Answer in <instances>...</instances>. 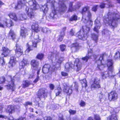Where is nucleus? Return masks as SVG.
<instances>
[{"instance_id":"f257e3e1","label":"nucleus","mask_w":120,"mask_h":120,"mask_svg":"<svg viewBox=\"0 0 120 120\" xmlns=\"http://www.w3.org/2000/svg\"><path fill=\"white\" fill-rule=\"evenodd\" d=\"M106 17V18L104 19V22L111 26L114 29L117 26V21L118 20L120 19V15L119 13L112 12L111 11H109Z\"/></svg>"},{"instance_id":"f03ea898","label":"nucleus","mask_w":120,"mask_h":120,"mask_svg":"<svg viewBox=\"0 0 120 120\" xmlns=\"http://www.w3.org/2000/svg\"><path fill=\"white\" fill-rule=\"evenodd\" d=\"M89 7L88 6H86L82 8L81 12L82 15V21L85 23H87L89 25V26H91L93 25V21L91 20V14L89 11Z\"/></svg>"},{"instance_id":"7ed1b4c3","label":"nucleus","mask_w":120,"mask_h":120,"mask_svg":"<svg viewBox=\"0 0 120 120\" xmlns=\"http://www.w3.org/2000/svg\"><path fill=\"white\" fill-rule=\"evenodd\" d=\"M28 4L30 8H29L27 7L26 9V11L27 13L28 17L30 18H32L34 17L33 10L38 9L39 8L40 6L35 0H32L29 1Z\"/></svg>"},{"instance_id":"20e7f679","label":"nucleus","mask_w":120,"mask_h":120,"mask_svg":"<svg viewBox=\"0 0 120 120\" xmlns=\"http://www.w3.org/2000/svg\"><path fill=\"white\" fill-rule=\"evenodd\" d=\"M90 24L86 26H83L82 29L83 31H80L77 32L76 34V37H77L79 38L81 40H85L88 36V34L90 30V27L89 25Z\"/></svg>"},{"instance_id":"39448f33","label":"nucleus","mask_w":120,"mask_h":120,"mask_svg":"<svg viewBox=\"0 0 120 120\" xmlns=\"http://www.w3.org/2000/svg\"><path fill=\"white\" fill-rule=\"evenodd\" d=\"M14 24L12 21L9 19H5L0 23V27L5 28L7 27H9L13 25Z\"/></svg>"},{"instance_id":"423d86ee","label":"nucleus","mask_w":120,"mask_h":120,"mask_svg":"<svg viewBox=\"0 0 120 120\" xmlns=\"http://www.w3.org/2000/svg\"><path fill=\"white\" fill-rule=\"evenodd\" d=\"M2 50L3 53L1 55L2 57L0 58V60H1V58L2 57L3 58L2 59V60L3 63H2L1 65L2 66H3L5 64L3 57H6L8 55L10 52L11 50L8 49L7 48L5 47H2Z\"/></svg>"},{"instance_id":"0eeeda50","label":"nucleus","mask_w":120,"mask_h":120,"mask_svg":"<svg viewBox=\"0 0 120 120\" xmlns=\"http://www.w3.org/2000/svg\"><path fill=\"white\" fill-rule=\"evenodd\" d=\"M47 94L46 89L45 88H42L39 90L37 94V96L38 98L41 99L47 97Z\"/></svg>"},{"instance_id":"6e6552de","label":"nucleus","mask_w":120,"mask_h":120,"mask_svg":"<svg viewBox=\"0 0 120 120\" xmlns=\"http://www.w3.org/2000/svg\"><path fill=\"white\" fill-rule=\"evenodd\" d=\"M95 26L94 29V30L97 33H98V29L101 26L100 19L97 18L95 20L94 22Z\"/></svg>"},{"instance_id":"1a4fd4ad","label":"nucleus","mask_w":120,"mask_h":120,"mask_svg":"<svg viewBox=\"0 0 120 120\" xmlns=\"http://www.w3.org/2000/svg\"><path fill=\"white\" fill-rule=\"evenodd\" d=\"M59 4L60 11L64 12L66 10L67 8L66 5L64 4V0H60L59 2Z\"/></svg>"},{"instance_id":"9d476101","label":"nucleus","mask_w":120,"mask_h":120,"mask_svg":"<svg viewBox=\"0 0 120 120\" xmlns=\"http://www.w3.org/2000/svg\"><path fill=\"white\" fill-rule=\"evenodd\" d=\"M57 17L56 12L55 10L52 11V12L48 15L46 17V19L50 21L51 20L54 19Z\"/></svg>"},{"instance_id":"9b49d317","label":"nucleus","mask_w":120,"mask_h":120,"mask_svg":"<svg viewBox=\"0 0 120 120\" xmlns=\"http://www.w3.org/2000/svg\"><path fill=\"white\" fill-rule=\"evenodd\" d=\"M118 98L117 94L114 91H112L109 94V100H114Z\"/></svg>"},{"instance_id":"f8f14e48","label":"nucleus","mask_w":120,"mask_h":120,"mask_svg":"<svg viewBox=\"0 0 120 120\" xmlns=\"http://www.w3.org/2000/svg\"><path fill=\"white\" fill-rule=\"evenodd\" d=\"M26 1L24 0H21L18 1L16 5H15V8L16 9H19L22 8V6L24 5Z\"/></svg>"},{"instance_id":"ddd939ff","label":"nucleus","mask_w":120,"mask_h":120,"mask_svg":"<svg viewBox=\"0 0 120 120\" xmlns=\"http://www.w3.org/2000/svg\"><path fill=\"white\" fill-rule=\"evenodd\" d=\"M28 34L27 29L23 27L21 28L20 35L23 38H25Z\"/></svg>"},{"instance_id":"4468645a","label":"nucleus","mask_w":120,"mask_h":120,"mask_svg":"<svg viewBox=\"0 0 120 120\" xmlns=\"http://www.w3.org/2000/svg\"><path fill=\"white\" fill-rule=\"evenodd\" d=\"M113 62L112 60L109 59L108 60L107 66L108 67V69L109 71L111 72H112L113 70Z\"/></svg>"},{"instance_id":"2eb2a0df","label":"nucleus","mask_w":120,"mask_h":120,"mask_svg":"<svg viewBox=\"0 0 120 120\" xmlns=\"http://www.w3.org/2000/svg\"><path fill=\"white\" fill-rule=\"evenodd\" d=\"M93 51L91 49H90L88 50V56H86L85 57H83L82 59L83 60L86 62L91 56L93 55Z\"/></svg>"},{"instance_id":"dca6fc26","label":"nucleus","mask_w":120,"mask_h":120,"mask_svg":"<svg viewBox=\"0 0 120 120\" xmlns=\"http://www.w3.org/2000/svg\"><path fill=\"white\" fill-rule=\"evenodd\" d=\"M8 36L9 37L11 38L13 40L15 41L16 42L18 41V39L16 38V36L13 31L11 30L8 34Z\"/></svg>"},{"instance_id":"f3484780","label":"nucleus","mask_w":120,"mask_h":120,"mask_svg":"<svg viewBox=\"0 0 120 120\" xmlns=\"http://www.w3.org/2000/svg\"><path fill=\"white\" fill-rule=\"evenodd\" d=\"M34 40L32 41L33 46L34 47H36L37 46V43L40 41V40L39 39V36L38 35H35L34 37Z\"/></svg>"},{"instance_id":"a211bd4d","label":"nucleus","mask_w":120,"mask_h":120,"mask_svg":"<svg viewBox=\"0 0 120 120\" xmlns=\"http://www.w3.org/2000/svg\"><path fill=\"white\" fill-rule=\"evenodd\" d=\"M50 66V65L49 64H45L42 68V71L44 73H47L49 71Z\"/></svg>"},{"instance_id":"6ab92c4d","label":"nucleus","mask_w":120,"mask_h":120,"mask_svg":"<svg viewBox=\"0 0 120 120\" xmlns=\"http://www.w3.org/2000/svg\"><path fill=\"white\" fill-rule=\"evenodd\" d=\"M31 64L34 68L36 69L38 67L39 63L38 61L35 60H31Z\"/></svg>"},{"instance_id":"aec40b11","label":"nucleus","mask_w":120,"mask_h":120,"mask_svg":"<svg viewBox=\"0 0 120 120\" xmlns=\"http://www.w3.org/2000/svg\"><path fill=\"white\" fill-rule=\"evenodd\" d=\"M32 29L35 32L37 33L39 32L41 30V28L38 27V24H34L32 26Z\"/></svg>"},{"instance_id":"412c9836","label":"nucleus","mask_w":120,"mask_h":120,"mask_svg":"<svg viewBox=\"0 0 120 120\" xmlns=\"http://www.w3.org/2000/svg\"><path fill=\"white\" fill-rule=\"evenodd\" d=\"M8 15L10 18L15 21L18 20V18L16 14L15 13H10Z\"/></svg>"},{"instance_id":"4be33fe9","label":"nucleus","mask_w":120,"mask_h":120,"mask_svg":"<svg viewBox=\"0 0 120 120\" xmlns=\"http://www.w3.org/2000/svg\"><path fill=\"white\" fill-rule=\"evenodd\" d=\"M15 109V107L12 105H9L7 108V112L9 113H11L14 112Z\"/></svg>"},{"instance_id":"5701e85b","label":"nucleus","mask_w":120,"mask_h":120,"mask_svg":"<svg viewBox=\"0 0 120 120\" xmlns=\"http://www.w3.org/2000/svg\"><path fill=\"white\" fill-rule=\"evenodd\" d=\"M71 87L66 85V86H65L64 90V91L67 93H68L69 94H71L72 92V90L71 89Z\"/></svg>"},{"instance_id":"b1692460","label":"nucleus","mask_w":120,"mask_h":120,"mask_svg":"<svg viewBox=\"0 0 120 120\" xmlns=\"http://www.w3.org/2000/svg\"><path fill=\"white\" fill-rule=\"evenodd\" d=\"M73 3V2H70L68 8L69 11L72 12L76 10L75 6H74L73 7L72 6Z\"/></svg>"},{"instance_id":"393cba45","label":"nucleus","mask_w":120,"mask_h":120,"mask_svg":"<svg viewBox=\"0 0 120 120\" xmlns=\"http://www.w3.org/2000/svg\"><path fill=\"white\" fill-rule=\"evenodd\" d=\"M11 84L9 83L7 86V89L8 90H11L12 91L14 90L13 88L14 87V80H11Z\"/></svg>"},{"instance_id":"a878e982","label":"nucleus","mask_w":120,"mask_h":120,"mask_svg":"<svg viewBox=\"0 0 120 120\" xmlns=\"http://www.w3.org/2000/svg\"><path fill=\"white\" fill-rule=\"evenodd\" d=\"M94 118L95 120H101V118L100 116L97 114L94 115ZM88 120H93L92 117H90L88 118Z\"/></svg>"},{"instance_id":"bb28decb","label":"nucleus","mask_w":120,"mask_h":120,"mask_svg":"<svg viewBox=\"0 0 120 120\" xmlns=\"http://www.w3.org/2000/svg\"><path fill=\"white\" fill-rule=\"evenodd\" d=\"M101 76L103 79H105L109 76V71H106L102 73Z\"/></svg>"},{"instance_id":"cd10ccee","label":"nucleus","mask_w":120,"mask_h":120,"mask_svg":"<svg viewBox=\"0 0 120 120\" xmlns=\"http://www.w3.org/2000/svg\"><path fill=\"white\" fill-rule=\"evenodd\" d=\"M64 58L63 57H60L58 58H56L55 60V62L56 64H60L63 61Z\"/></svg>"},{"instance_id":"c85d7f7f","label":"nucleus","mask_w":120,"mask_h":120,"mask_svg":"<svg viewBox=\"0 0 120 120\" xmlns=\"http://www.w3.org/2000/svg\"><path fill=\"white\" fill-rule=\"evenodd\" d=\"M28 63L27 60L23 59L22 61L20 63L19 65L20 66L22 67V68H23Z\"/></svg>"},{"instance_id":"c756f323","label":"nucleus","mask_w":120,"mask_h":120,"mask_svg":"<svg viewBox=\"0 0 120 120\" xmlns=\"http://www.w3.org/2000/svg\"><path fill=\"white\" fill-rule=\"evenodd\" d=\"M15 47L16 48V49H15V51H19V52L21 51V52H23L22 48L21 46L16 44V45Z\"/></svg>"},{"instance_id":"7c9ffc66","label":"nucleus","mask_w":120,"mask_h":120,"mask_svg":"<svg viewBox=\"0 0 120 120\" xmlns=\"http://www.w3.org/2000/svg\"><path fill=\"white\" fill-rule=\"evenodd\" d=\"M98 34H95L93 33L91 34V38L94 41L96 42L98 39Z\"/></svg>"},{"instance_id":"2f4dec72","label":"nucleus","mask_w":120,"mask_h":120,"mask_svg":"<svg viewBox=\"0 0 120 120\" xmlns=\"http://www.w3.org/2000/svg\"><path fill=\"white\" fill-rule=\"evenodd\" d=\"M30 84V81H25L23 82V87L24 88H26L28 87Z\"/></svg>"},{"instance_id":"473e14b6","label":"nucleus","mask_w":120,"mask_h":120,"mask_svg":"<svg viewBox=\"0 0 120 120\" xmlns=\"http://www.w3.org/2000/svg\"><path fill=\"white\" fill-rule=\"evenodd\" d=\"M114 57L115 60L119 59L120 60V53L118 51L116 52Z\"/></svg>"},{"instance_id":"72a5a7b5","label":"nucleus","mask_w":120,"mask_h":120,"mask_svg":"<svg viewBox=\"0 0 120 120\" xmlns=\"http://www.w3.org/2000/svg\"><path fill=\"white\" fill-rule=\"evenodd\" d=\"M64 31L61 32L59 37L58 40L59 41L61 42L63 40L64 36Z\"/></svg>"},{"instance_id":"f704fd0d","label":"nucleus","mask_w":120,"mask_h":120,"mask_svg":"<svg viewBox=\"0 0 120 120\" xmlns=\"http://www.w3.org/2000/svg\"><path fill=\"white\" fill-rule=\"evenodd\" d=\"M81 82L83 87H86L87 86V82L85 79H84L81 80Z\"/></svg>"},{"instance_id":"c9c22d12","label":"nucleus","mask_w":120,"mask_h":120,"mask_svg":"<svg viewBox=\"0 0 120 120\" xmlns=\"http://www.w3.org/2000/svg\"><path fill=\"white\" fill-rule=\"evenodd\" d=\"M108 120H117L116 114L112 115L108 118Z\"/></svg>"},{"instance_id":"e433bc0d","label":"nucleus","mask_w":120,"mask_h":120,"mask_svg":"<svg viewBox=\"0 0 120 120\" xmlns=\"http://www.w3.org/2000/svg\"><path fill=\"white\" fill-rule=\"evenodd\" d=\"M41 9L43 12L45 13L48 10V8L46 5L42 6Z\"/></svg>"},{"instance_id":"4c0bfd02","label":"nucleus","mask_w":120,"mask_h":120,"mask_svg":"<svg viewBox=\"0 0 120 120\" xmlns=\"http://www.w3.org/2000/svg\"><path fill=\"white\" fill-rule=\"evenodd\" d=\"M41 28L42 31L44 33H47L49 32H51V31L49 30V29L46 27Z\"/></svg>"},{"instance_id":"58836bf2","label":"nucleus","mask_w":120,"mask_h":120,"mask_svg":"<svg viewBox=\"0 0 120 120\" xmlns=\"http://www.w3.org/2000/svg\"><path fill=\"white\" fill-rule=\"evenodd\" d=\"M26 18V16L25 14L21 15H20L19 18H18V20H23L25 19Z\"/></svg>"},{"instance_id":"ea45409f","label":"nucleus","mask_w":120,"mask_h":120,"mask_svg":"<svg viewBox=\"0 0 120 120\" xmlns=\"http://www.w3.org/2000/svg\"><path fill=\"white\" fill-rule=\"evenodd\" d=\"M82 4L80 2H78L74 5L76 9H79L82 5Z\"/></svg>"},{"instance_id":"a19ab883","label":"nucleus","mask_w":120,"mask_h":120,"mask_svg":"<svg viewBox=\"0 0 120 120\" xmlns=\"http://www.w3.org/2000/svg\"><path fill=\"white\" fill-rule=\"evenodd\" d=\"M76 66L77 68L76 71H78L81 68V64L80 62H79L76 64Z\"/></svg>"},{"instance_id":"79ce46f5","label":"nucleus","mask_w":120,"mask_h":120,"mask_svg":"<svg viewBox=\"0 0 120 120\" xmlns=\"http://www.w3.org/2000/svg\"><path fill=\"white\" fill-rule=\"evenodd\" d=\"M99 82L100 80L96 78L94 79L93 83H94V84L97 83V86H98V87L99 86Z\"/></svg>"},{"instance_id":"37998d69","label":"nucleus","mask_w":120,"mask_h":120,"mask_svg":"<svg viewBox=\"0 0 120 120\" xmlns=\"http://www.w3.org/2000/svg\"><path fill=\"white\" fill-rule=\"evenodd\" d=\"M102 34L109 35L110 34V32L107 29L104 30L102 31Z\"/></svg>"},{"instance_id":"c03bdc74","label":"nucleus","mask_w":120,"mask_h":120,"mask_svg":"<svg viewBox=\"0 0 120 120\" xmlns=\"http://www.w3.org/2000/svg\"><path fill=\"white\" fill-rule=\"evenodd\" d=\"M11 62H12L15 63L16 62V58L13 56H11L10 59Z\"/></svg>"},{"instance_id":"a18cd8bd","label":"nucleus","mask_w":120,"mask_h":120,"mask_svg":"<svg viewBox=\"0 0 120 120\" xmlns=\"http://www.w3.org/2000/svg\"><path fill=\"white\" fill-rule=\"evenodd\" d=\"M79 44L77 43L73 44L71 45V47H73V48H75L76 49H78L79 48Z\"/></svg>"},{"instance_id":"49530a36","label":"nucleus","mask_w":120,"mask_h":120,"mask_svg":"<svg viewBox=\"0 0 120 120\" xmlns=\"http://www.w3.org/2000/svg\"><path fill=\"white\" fill-rule=\"evenodd\" d=\"M72 64L71 63H67L65 65V68L67 70L69 68H70L72 67Z\"/></svg>"},{"instance_id":"de8ad7c7","label":"nucleus","mask_w":120,"mask_h":120,"mask_svg":"<svg viewBox=\"0 0 120 120\" xmlns=\"http://www.w3.org/2000/svg\"><path fill=\"white\" fill-rule=\"evenodd\" d=\"M44 56V55L42 53H40L38 54L37 56V58L38 59L41 60L43 58Z\"/></svg>"},{"instance_id":"09e8293b","label":"nucleus","mask_w":120,"mask_h":120,"mask_svg":"<svg viewBox=\"0 0 120 120\" xmlns=\"http://www.w3.org/2000/svg\"><path fill=\"white\" fill-rule=\"evenodd\" d=\"M16 55L17 57H19L23 54V52L21 51H15Z\"/></svg>"},{"instance_id":"8fccbe9b","label":"nucleus","mask_w":120,"mask_h":120,"mask_svg":"<svg viewBox=\"0 0 120 120\" xmlns=\"http://www.w3.org/2000/svg\"><path fill=\"white\" fill-rule=\"evenodd\" d=\"M107 55L105 53H104L102 54L101 55L99 58V62H100L101 63V60L103 59V57L105 56H107Z\"/></svg>"},{"instance_id":"3c124183","label":"nucleus","mask_w":120,"mask_h":120,"mask_svg":"<svg viewBox=\"0 0 120 120\" xmlns=\"http://www.w3.org/2000/svg\"><path fill=\"white\" fill-rule=\"evenodd\" d=\"M77 16L76 15H74L70 19V20L71 21L76 20H77Z\"/></svg>"},{"instance_id":"603ef678","label":"nucleus","mask_w":120,"mask_h":120,"mask_svg":"<svg viewBox=\"0 0 120 120\" xmlns=\"http://www.w3.org/2000/svg\"><path fill=\"white\" fill-rule=\"evenodd\" d=\"M60 48L61 50L62 51H63L65 50L66 48V46L62 44L60 46Z\"/></svg>"},{"instance_id":"864d4df0","label":"nucleus","mask_w":120,"mask_h":120,"mask_svg":"<svg viewBox=\"0 0 120 120\" xmlns=\"http://www.w3.org/2000/svg\"><path fill=\"white\" fill-rule=\"evenodd\" d=\"M31 50H32V49H31L30 46H28L27 48L25 51V54H27L29 53L30 51Z\"/></svg>"},{"instance_id":"5fc2aeb1","label":"nucleus","mask_w":120,"mask_h":120,"mask_svg":"<svg viewBox=\"0 0 120 120\" xmlns=\"http://www.w3.org/2000/svg\"><path fill=\"white\" fill-rule=\"evenodd\" d=\"M97 83L94 84V83H93L91 85V87L95 88H99L100 87V85L99 84V86L98 87V86H97Z\"/></svg>"},{"instance_id":"6e6d98bb","label":"nucleus","mask_w":120,"mask_h":120,"mask_svg":"<svg viewBox=\"0 0 120 120\" xmlns=\"http://www.w3.org/2000/svg\"><path fill=\"white\" fill-rule=\"evenodd\" d=\"M69 112L71 115H74L76 113V111L71 109L69 111Z\"/></svg>"},{"instance_id":"4d7b16f0","label":"nucleus","mask_w":120,"mask_h":120,"mask_svg":"<svg viewBox=\"0 0 120 120\" xmlns=\"http://www.w3.org/2000/svg\"><path fill=\"white\" fill-rule=\"evenodd\" d=\"M98 5H96L94 6L92 8V10L93 11H95L98 8Z\"/></svg>"},{"instance_id":"13d9d810","label":"nucleus","mask_w":120,"mask_h":120,"mask_svg":"<svg viewBox=\"0 0 120 120\" xmlns=\"http://www.w3.org/2000/svg\"><path fill=\"white\" fill-rule=\"evenodd\" d=\"M15 64V63H13L12 62H11V61H10L8 64V67L10 68H12L13 67V66Z\"/></svg>"},{"instance_id":"bf43d9fd","label":"nucleus","mask_w":120,"mask_h":120,"mask_svg":"<svg viewBox=\"0 0 120 120\" xmlns=\"http://www.w3.org/2000/svg\"><path fill=\"white\" fill-rule=\"evenodd\" d=\"M49 85L50 89L51 90H54L55 87V86L54 85L52 84H50Z\"/></svg>"},{"instance_id":"052dcab7","label":"nucleus","mask_w":120,"mask_h":120,"mask_svg":"<svg viewBox=\"0 0 120 120\" xmlns=\"http://www.w3.org/2000/svg\"><path fill=\"white\" fill-rule=\"evenodd\" d=\"M47 2H48L51 3L52 6L54 7V6L55 3V2L54 1H52V0H47Z\"/></svg>"},{"instance_id":"680f3d73","label":"nucleus","mask_w":120,"mask_h":120,"mask_svg":"<svg viewBox=\"0 0 120 120\" xmlns=\"http://www.w3.org/2000/svg\"><path fill=\"white\" fill-rule=\"evenodd\" d=\"M86 104L85 102L82 101H81L80 105L81 106H84Z\"/></svg>"},{"instance_id":"e2e57ef3","label":"nucleus","mask_w":120,"mask_h":120,"mask_svg":"<svg viewBox=\"0 0 120 120\" xmlns=\"http://www.w3.org/2000/svg\"><path fill=\"white\" fill-rule=\"evenodd\" d=\"M61 75L62 76H67L68 75V74L67 73L64 72H61Z\"/></svg>"},{"instance_id":"0e129e2a","label":"nucleus","mask_w":120,"mask_h":120,"mask_svg":"<svg viewBox=\"0 0 120 120\" xmlns=\"http://www.w3.org/2000/svg\"><path fill=\"white\" fill-rule=\"evenodd\" d=\"M5 80L4 77H3L0 78V82L2 83H4L5 81Z\"/></svg>"},{"instance_id":"69168bd1","label":"nucleus","mask_w":120,"mask_h":120,"mask_svg":"<svg viewBox=\"0 0 120 120\" xmlns=\"http://www.w3.org/2000/svg\"><path fill=\"white\" fill-rule=\"evenodd\" d=\"M45 120H52V118L49 116L45 117L44 118Z\"/></svg>"},{"instance_id":"338daca9","label":"nucleus","mask_w":120,"mask_h":120,"mask_svg":"<svg viewBox=\"0 0 120 120\" xmlns=\"http://www.w3.org/2000/svg\"><path fill=\"white\" fill-rule=\"evenodd\" d=\"M16 120H26V118L25 117H20L19 118Z\"/></svg>"},{"instance_id":"774afa93","label":"nucleus","mask_w":120,"mask_h":120,"mask_svg":"<svg viewBox=\"0 0 120 120\" xmlns=\"http://www.w3.org/2000/svg\"><path fill=\"white\" fill-rule=\"evenodd\" d=\"M105 4L104 3H101L100 5V7L101 8H103L105 7Z\"/></svg>"}]
</instances>
